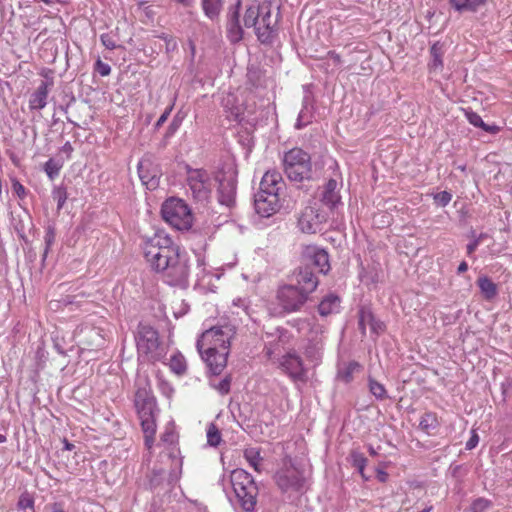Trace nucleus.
Here are the masks:
<instances>
[{"instance_id": "nucleus-13", "label": "nucleus", "mask_w": 512, "mask_h": 512, "mask_svg": "<svg viewBox=\"0 0 512 512\" xmlns=\"http://www.w3.org/2000/svg\"><path fill=\"white\" fill-rule=\"evenodd\" d=\"M278 14L273 18L271 6L263 12L259 24L254 29L258 41L271 46L278 36Z\"/></svg>"}, {"instance_id": "nucleus-22", "label": "nucleus", "mask_w": 512, "mask_h": 512, "mask_svg": "<svg viewBox=\"0 0 512 512\" xmlns=\"http://www.w3.org/2000/svg\"><path fill=\"white\" fill-rule=\"evenodd\" d=\"M340 309L341 298L334 292L325 295L317 306V311L323 318L339 313Z\"/></svg>"}, {"instance_id": "nucleus-53", "label": "nucleus", "mask_w": 512, "mask_h": 512, "mask_svg": "<svg viewBox=\"0 0 512 512\" xmlns=\"http://www.w3.org/2000/svg\"><path fill=\"white\" fill-rule=\"evenodd\" d=\"M180 123H181V120L178 119L177 117H175L171 123L169 124L168 128H167V131H166V137H170L172 136L179 128L180 126Z\"/></svg>"}, {"instance_id": "nucleus-21", "label": "nucleus", "mask_w": 512, "mask_h": 512, "mask_svg": "<svg viewBox=\"0 0 512 512\" xmlns=\"http://www.w3.org/2000/svg\"><path fill=\"white\" fill-rule=\"evenodd\" d=\"M240 2L238 1L231 11L227 22V38L233 44L240 42L243 39L244 31L240 25Z\"/></svg>"}, {"instance_id": "nucleus-15", "label": "nucleus", "mask_w": 512, "mask_h": 512, "mask_svg": "<svg viewBox=\"0 0 512 512\" xmlns=\"http://www.w3.org/2000/svg\"><path fill=\"white\" fill-rule=\"evenodd\" d=\"M188 185L196 200L205 201L210 197L212 183L206 171L195 170L188 178Z\"/></svg>"}, {"instance_id": "nucleus-35", "label": "nucleus", "mask_w": 512, "mask_h": 512, "mask_svg": "<svg viewBox=\"0 0 512 512\" xmlns=\"http://www.w3.org/2000/svg\"><path fill=\"white\" fill-rule=\"evenodd\" d=\"M166 472L162 468H153L151 474L148 475L149 486L151 489H156L162 485L165 479Z\"/></svg>"}, {"instance_id": "nucleus-25", "label": "nucleus", "mask_w": 512, "mask_h": 512, "mask_svg": "<svg viewBox=\"0 0 512 512\" xmlns=\"http://www.w3.org/2000/svg\"><path fill=\"white\" fill-rule=\"evenodd\" d=\"M336 188L337 181L335 179H329L328 182L325 184L321 195V202L330 209L335 208L341 199L340 195L336 191Z\"/></svg>"}, {"instance_id": "nucleus-17", "label": "nucleus", "mask_w": 512, "mask_h": 512, "mask_svg": "<svg viewBox=\"0 0 512 512\" xmlns=\"http://www.w3.org/2000/svg\"><path fill=\"white\" fill-rule=\"evenodd\" d=\"M305 263L319 269L322 274H327L330 270L328 252L316 246H307L303 252Z\"/></svg>"}, {"instance_id": "nucleus-11", "label": "nucleus", "mask_w": 512, "mask_h": 512, "mask_svg": "<svg viewBox=\"0 0 512 512\" xmlns=\"http://www.w3.org/2000/svg\"><path fill=\"white\" fill-rule=\"evenodd\" d=\"M288 280L289 284L296 286V288L310 297L319 285V279L314 273L312 266L308 263H303L297 267L291 275L288 276Z\"/></svg>"}, {"instance_id": "nucleus-18", "label": "nucleus", "mask_w": 512, "mask_h": 512, "mask_svg": "<svg viewBox=\"0 0 512 512\" xmlns=\"http://www.w3.org/2000/svg\"><path fill=\"white\" fill-rule=\"evenodd\" d=\"M199 354L212 375H220L227 366L229 353L216 350L215 352L202 351Z\"/></svg>"}, {"instance_id": "nucleus-56", "label": "nucleus", "mask_w": 512, "mask_h": 512, "mask_svg": "<svg viewBox=\"0 0 512 512\" xmlns=\"http://www.w3.org/2000/svg\"><path fill=\"white\" fill-rule=\"evenodd\" d=\"M177 46V42L174 38L167 39V41L165 42L166 53H171L175 51L177 49Z\"/></svg>"}, {"instance_id": "nucleus-31", "label": "nucleus", "mask_w": 512, "mask_h": 512, "mask_svg": "<svg viewBox=\"0 0 512 512\" xmlns=\"http://www.w3.org/2000/svg\"><path fill=\"white\" fill-rule=\"evenodd\" d=\"M223 6V0H202V8L207 17L211 20L216 19Z\"/></svg>"}, {"instance_id": "nucleus-40", "label": "nucleus", "mask_w": 512, "mask_h": 512, "mask_svg": "<svg viewBox=\"0 0 512 512\" xmlns=\"http://www.w3.org/2000/svg\"><path fill=\"white\" fill-rule=\"evenodd\" d=\"M56 239V228L53 225H48L45 231L44 241H45V249L43 253V260L47 257V254Z\"/></svg>"}, {"instance_id": "nucleus-63", "label": "nucleus", "mask_w": 512, "mask_h": 512, "mask_svg": "<svg viewBox=\"0 0 512 512\" xmlns=\"http://www.w3.org/2000/svg\"><path fill=\"white\" fill-rule=\"evenodd\" d=\"M487 236L488 235L486 233H480L479 235H476L475 231H472L470 237L476 239L479 243H481L484 239L487 238Z\"/></svg>"}, {"instance_id": "nucleus-29", "label": "nucleus", "mask_w": 512, "mask_h": 512, "mask_svg": "<svg viewBox=\"0 0 512 512\" xmlns=\"http://www.w3.org/2000/svg\"><path fill=\"white\" fill-rule=\"evenodd\" d=\"M477 286L479 287L484 299L492 300L498 294L497 285L487 276H480L477 281Z\"/></svg>"}, {"instance_id": "nucleus-8", "label": "nucleus", "mask_w": 512, "mask_h": 512, "mask_svg": "<svg viewBox=\"0 0 512 512\" xmlns=\"http://www.w3.org/2000/svg\"><path fill=\"white\" fill-rule=\"evenodd\" d=\"M162 218L177 230H188L192 226L193 216L188 205L181 199L169 198L161 208Z\"/></svg>"}, {"instance_id": "nucleus-50", "label": "nucleus", "mask_w": 512, "mask_h": 512, "mask_svg": "<svg viewBox=\"0 0 512 512\" xmlns=\"http://www.w3.org/2000/svg\"><path fill=\"white\" fill-rule=\"evenodd\" d=\"M451 199L452 195L447 191L439 192L434 196L435 202L443 207L446 206L451 201Z\"/></svg>"}, {"instance_id": "nucleus-59", "label": "nucleus", "mask_w": 512, "mask_h": 512, "mask_svg": "<svg viewBox=\"0 0 512 512\" xmlns=\"http://www.w3.org/2000/svg\"><path fill=\"white\" fill-rule=\"evenodd\" d=\"M388 473L381 470V469H377V479L382 482V483H385L387 480H388Z\"/></svg>"}, {"instance_id": "nucleus-49", "label": "nucleus", "mask_w": 512, "mask_h": 512, "mask_svg": "<svg viewBox=\"0 0 512 512\" xmlns=\"http://www.w3.org/2000/svg\"><path fill=\"white\" fill-rule=\"evenodd\" d=\"M177 437L173 427H166L165 432L161 435V441L171 445L176 442Z\"/></svg>"}, {"instance_id": "nucleus-9", "label": "nucleus", "mask_w": 512, "mask_h": 512, "mask_svg": "<svg viewBox=\"0 0 512 512\" xmlns=\"http://www.w3.org/2000/svg\"><path fill=\"white\" fill-rule=\"evenodd\" d=\"M274 480L278 488L283 492L303 493L305 486V477L303 473L294 466L291 457H285L283 467L274 475Z\"/></svg>"}, {"instance_id": "nucleus-54", "label": "nucleus", "mask_w": 512, "mask_h": 512, "mask_svg": "<svg viewBox=\"0 0 512 512\" xmlns=\"http://www.w3.org/2000/svg\"><path fill=\"white\" fill-rule=\"evenodd\" d=\"M172 108H167L163 114L159 117V119L157 120L156 124H155V128L158 129L160 128L165 122L166 120L168 119L169 115H170V112H171Z\"/></svg>"}, {"instance_id": "nucleus-20", "label": "nucleus", "mask_w": 512, "mask_h": 512, "mask_svg": "<svg viewBox=\"0 0 512 512\" xmlns=\"http://www.w3.org/2000/svg\"><path fill=\"white\" fill-rule=\"evenodd\" d=\"M366 326H369L375 334L384 331V323L377 320L370 309L362 307L358 312V329L362 336L366 335Z\"/></svg>"}, {"instance_id": "nucleus-61", "label": "nucleus", "mask_w": 512, "mask_h": 512, "mask_svg": "<svg viewBox=\"0 0 512 512\" xmlns=\"http://www.w3.org/2000/svg\"><path fill=\"white\" fill-rule=\"evenodd\" d=\"M16 230L21 238L24 239V233H25V224L23 220H19V222L16 225Z\"/></svg>"}, {"instance_id": "nucleus-37", "label": "nucleus", "mask_w": 512, "mask_h": 512, "mask_svg": "<svg viewBox=\"0 0 512 512\" xmlns=\"http://www.w3.org/2000/svg\"><path fill=\"white\" fill-rule=\"evenodd\" d=\"M493 506V503L491 500L484 498V497H478L474 499L471 503V505L468 508L469 512H485L488 509H490Z\"/></svg>"}, {"instance_id": "nucleus-26", "label": "nucleus", "mask_w": 512, "mask_h": 512, "mask_svg": "<svg viewBox=\"0 0 512 512\" xmlns=\"http://www.w3.org/2000/svg\"><path fill=\"white\" fill-rule=\"evenodd\" d=\"M488 0H450L451 8L459 13L476 12L479 8L486 5Z\"/></svg>"}, {"instance_id": "nucleus-45", "label": "nucleus", "mask_w": 512, "mask_h": 512, "mask_svg": "<svg viewBox=\"0 0 512 512\" xmlns=\"http://www.w3.org/2000/svg\"><path fill=\"white\" fill-rule=\"evenodd\" d=\"M53 198L57 201V209L63 208L65 201L67 200V191L64 187H57L53 190Z\"/></svg>"}, {"instance_id": "nucleus-28", "label": "nucleus", "mask_w": 512, "mask_h": 512, "mask_svg": "<svg viewBox=\"0 0 512 512\" xmlns=\"http://www.w3.org/2000/svg\"><path fill=\"white\" fill-rule=\"evenodd\" d=\"M465 115L470 124H472L475 127L481 128L482 130H484L485 132H487L489 134L495 135L500 131L499 126H497L495 124H492V125L486 124L482 120L481 116L474 111H471V110L466 111Z\"/></svg>"}, {"instance_id": "nucleus-1", "label": "nucleus", "mask_w": 512, "mask_h": 512, "mask_svg": "<svg viewBox=\"0 0 512 512\" xmlns=\"http://www.w3.org/2000/svg\"><path fill=\"white\" fill-rule=\"evenodd\" d=\"M143 253L150 267L162 274L164 282L180 288L188 286L189 258L168 235L156 233L147 239L143 245Z\"/></svg>"}, {"instance_id": "nucleus-52", "label": "nucleus", "mask_w": 512, "mask_h": 512, "mask_svg": "<svg viewBox=\"0 0 512 512\" xmlns=\"http://www.w3.org/2000/svg\"><path fill=\"white\" fill-rule=\"evenodd\" d=\"M12 188L15 194L20 198L23 199L26 196V189L25 187L16 179L12 182Z\"/></svg>"}, {"instance_id": "nucleus-12", "label": "nucleus", "mask_w": 512, "mask_h": 512, "mask_svg": "<svg viewBox=\"0 0 512 512\" xmlns=\"http://www.w3.org/2000/svg\"><path fill=\"white\" fill-rule=\"evenodd\" d=\"M327 221V215L319 208L305 207L298 217V227L303 233L315 234L323 229Z\"/></svg>"}, {"instance_id": "nucleus-43", "label": "nucleus", "mask_w": 512, "mask_h": 512, "mask_svg": "<svg viewBox=\"0 0 512 512\" xmlns=\"http://www.w3.org/2000/svg\"><path fill=\"white\" fill-rule=\"evenodd\" d=\"M221 441V433L217 426L211 423L207 430V442L210 446L216 447Z\"/></svg>"}, {"instance_id": "nucleus-32", "label": "nucleus", "mask_w": 512, "mask_h": 512, "mask_svg": "<svg viewBox=\"0 0 512 512\" xmlns=\"http://www.w3.org/2000/svg\"><path fill=\"white\" fill-rule=\"evenodd\" d=\"M361 365L356 361H351L338 371V378L345 383H350L353 380L355 372L360 371Z\"/></svg>"}, {"instance_id": "nucleus-2", "label": "nucleus", "mask_w": 512, "mask_h": 512, "mask_svg": "<svg viewBox=\"0 0 512 512\" xmlns=\"http://www.w3.org/2000/svg\"><path fill=\"white\" fill-rule=\"evenodd\" d=\"M135 386L134 406L145 435V443L151 447L157 427L156 415L159 412L157 401L148 376L139 377Z\"/></svg>"}, {"instance_id": "nucleus-58", "label": "nucleus", "mask_w": 512, "mask_h": 512, "mask_svg": "<svg viewBox=\"0 0 512 512\" xmlns=\"http://www.w3.org/2000/svg\"><path fill=\"white\" fill-rule=\"evenodd\" d=\"M327 56L333 59L336 65H339L342 62L341 56L333 50L328 51Z\"/></svg>"}, {"instance_id": "nucleus-6", "label": "nucleus", "mask_w": 512, "mask_h": 512, "mask_svg": "<svg viewBox=\"0 0 512 512\" xmlns=\"http://www.w3.org/2000/svg\"><path fill=\"white\" fill-rule=\"evenodd\" d=\"M230 482L240 507L246 512H253L259 493L254 478L244 469L231 472Z\"/></svg>"}, {"instance_id": "nucleus-10", "label": "nucleus", "mask_w": 512, "mask_h": 512, "mask_svg": "<svg viewBox=\"0 0 512 512\" xmlns=\"http://www.w3.org/2000/svg\"><path fill=\"white\" fill-rule=\"evenodd\" d=\"M276 298L279 307L285 313L301 311L305 304L310 300L309 295L289 283L278 287Z\"/></svg>"}, {"instance_id": "nucleus-38", "label": "nucleus", "mask_w": 512, "mask_h": 512, "mask_svg": "<svg viewBox=\"0 0 512 512\" xmlns=\"http://www.w3.org/2000/svg\"><path fill=\"white\" fill-rule=\"evenodd\" d=\"M369 390L378 400L387 398V392L383 384L379 383L372 377L368 378Z\"/></svg>"}, {"instance_id": "nucleus-7", "label": "nucleus", "mask_w": 512, "mask_h": 512, "mask_svg": "<svg viewBox=\"0 0 512 512\" xmlns=\"http://www.w3.org/2000/svg\"><path fill=\"white\" fill-rule=\"evenodd\" d=\"M235 335V329L231 325L214 326L205 330L198 338L196 347L198 352L230 353L231 340Z\"/></svg>"}, {"instance_id": "nucleus-36", "label": "nucleus", "mask_w": 512, "mask_h": 512, "mask_svg": "<svg viewBox=\"0 0 512 512\" xmlns=\"http://www.w3.org/2000/svg\"><path fill=\"white\" fill-rule=\"evenodd\" d=\"M244 457L249 462V464L255 469V471L260 472V462L262 461V457L260 456V451L255 448H249L244 451Z\"/></svg>"}, {"instance_id": "nucleus-57", "label": "nucleus", "mask_w": 512, "mask_h": 512, "mask_svg": "<svg viewBox=\"0 0 512 512\" xmlns=\"http://www.w3.org/2000/svg\"><path fill=\"white\" fill-rule=\"evenodd\" d=\"M479 442V437L476 433H473V435L470 437V439L466 443V449L471 450L477 446Z\"/></svg>"}, {"instance_id": "nucleus-64", "label": "nucleus", "mask_w": 512, "mask_h": 512, "mask_svg": "<svg viewBox=\"0 0 512 512\" xmlns=\"http://www.w3.org/2000/svg\"><path fill=\"white\" fill-rule=\"evenodd\" d=\"M467 270H468V264L465 261H462L457 268L458 274H462V273L466 272Z\"/></svg>"}, {"instance_id": "nucleus-23", "label": "nucleus", "mask_w": 512, "mask_h": 512, "mask_svg": "<svg viewBox=\"0 0 512 512\" xmlns=\"http://www.w3.org/2000/svg\"><path fill=\"white\" fill-rule=\"evenodd\" d=\"M53 85V81H41L37 89L30 95L29 108L30 110H42L47 105V98L49 88Z\"/></svg>"}, {"instance_id": "nucleus-14", "label": "nucleus", "mask_w": 512, "mask_h": 512, "mask_svg": "<svg viewBox=\"0 0 512 512\" xmlns=\"http://www.w3.org/2000/svg\"><path fill=\"white\" fill-rule=\"evenodd\" d=\"M237 172L230 170L222 172L218 176V199L219 202L227 207H232L236 200V189H237Z\"/></svg>"}, {"instance_id": "nucleus-42", "label": "nucleus", "mask_w": 512, "mask_h": 512, "mask_svg": "<svg viewBox=\"0 0 512 512\" xmlns=\"http://www.w3.org/2000/svg\"><path fill=\"white\" fill-rule=\"evenodd\" d=\"M18 510H30L31 512H34V499L33 497L28 493H22L19 497L18 503H17Z\"/></svg>"}, {"instance_id": "nucleus-27", "label": "nucleus", "mask_w": 512, "mask_h": 512, "mask_svg": "<svg viewBox=\"0 0 512 512\" xmlns=\"http://www.w3.org/2000/svg\"><path fill=\"white\" fill-rule=\"evenodd\" d=\"M313 118V105L309 97H305L303 100V106L299 112L295 128L302 129L312 122Z\"/></svg>"}, {"instance_id": "nucleus-44", "label": "nucleus", "mask_w": 512, "mask_h": 512, "mask_svg": "<svg viewBox=\"0 0 512 512\" xmlns=\"http://www.w3.org/2000/svg\"><path fill=\"white\" fill-rule=\"evenodd\" d=\"M60 169L61 165L53 159H49L44 165V170L50 179L58 176Z\"/></svg>"}, {"instance_id": "nucleus-60", "label": "nucleus", "mask_w": 512, "mask_h": 512, "mask_svg": "<svg viewBox=\"0 0 512 512\" xmlns=\"http://www.w3.org/2000/svg\"><path fill=\"white\" fill-rule=\"evenodd\" d=\"M50 512H66L61 503H53L49 506Z\"/></svg>"}, {"instance_id": "nucleus-24", "label": "nucleus", "mask_w": 512, "mask_h": 512, "mask_svg": "<svg viewBox=\"0 0 512 512\" xmlns=\"http://www.w3.org/2000/svg\"><path fill=\"white\" fill-rule=\"evenodd\" d=\"M270 6L271 5L268 3H263V4L253 3V4L249 5L246 8L244 17H243L244 26L246 28L253 27L255 29L257 27V25L259 24L260 19L263 16L264 9L267 10V9H269Z\"/></svg>"}, {"instance_id": "nucleus-51", "label": "nucleus", "mask_w": 512, "mask_h": 512, "mask_svg": "<svg viewBox=\"0 0 512 512\" xmlns=\"http://www.w3.org/2000/svg\"><path fill=\"white\" fill-rule=\"evenodd\" d=\"M96 70L101 76H108L111 73V67L109 64L102 62L100 59L97 60Z\"/></svg>"}, {"instance_id": "nucleus-33", "label": "nucleus", "mask_w": 512, "mask_h": 512, "mask_svg": "<svg viewBox=\"0 0 512 512\" xmlns=\"http://www.w3.org/2000/svg\"><path fill=\"white\" fill-rule=\"evenodd\" d=\"M419 426L423 431L427 433H429L430 430L436 429L438 427L436 414L433 412L424 413V415L421 417Z\"/></svg>"}, {"instance_id": "nucleus-46", "label": "nucleus", "mask_w": 512, "mask_h": 512, "mask_svg": "<svg viewBox=\"0 0 512 512\" xmlns=\"http://www.w3.org/2000/svg\"><path fill=\"white\" fill-rule=\"evenodd\" d=\"M322 347L318 346V343H311L306 347L305 354L312 360H319L321 358Z\"/></svg>"}, {"instance_id": "nucleus-41", "label": "nucleus", "mask_w": 512, "mask_h": 512, "mask_svg": "<svg viewBox=\"0 0 512 512\" xmlns=\"http://www.w3.org/2000/svg\"><path fill=\"white\" fill-rule=\"evenodd\" d=\"M349 460L355 468H365L367 465V458L358 450L353 449L349 454Z\"/></svg>"}, {"instance_id": "nucleus-19", "label": "nucleus", "mask_w": 512, "mask_h": 512, "mask_svg": "<svg viewBox=\"0 0 512 512\" xmlns=\"http://www.w3.org/2000/svg\"><path fill=\"white\" fill-rule=\"evenodd\" d=\"M281 366L293 380H306V371L303 368L302 359L298 355L288 353L283 357Z\"/></svg>"}, {"instance_id": "nucleus-62", "label": "nucleus", "mask_w": 512, "mask_h": 512, "mask_svg": "<svg viewBox=\"0 0 512 512\" xmlns=\"http://www.w3.org/2000/svg\"><path fill=\"white\" fill-rule=\"evenodd\" d=\"M64 153L67 154L68 157H70L71 153L73 152V147L70 142H66L61 149Z\"/></svg>"}, {"instance_id": "nucleus-30", "label": "nucleus", "mask_w": 512, "mask_h": 512, "mask_svg": "<svg viewBox=\"0 0 512 512\" xmlns=\"http://www.w3.org/2000/svg\"><path fill=\"white\" fill-rule=\"evenodd\" d=\"M443 46L439 42L434 43L430 48L431 61L429 63L430 71H439L443 68Z\"/></svg>"}, {"instance_id": "nucleus-34", "label": "nucleus", "mask_w": 512, "mask_h": 512, "mask_svg": "<svg viewBox=\"0 0 512 512\" xmlns=\"http://www.w3.org/2000/svg\"><path fill=\"white\" fill-rule=\"evenodd\" d=\"M264 78V73L262 72L261 69H259L258 67L256 66H250L248 67V70H247V79H248V82L253 86V87H259V86H262L263 85V80Z\"/></svg>"}, {"instance_id": "nucleus-16", "label": "nucleus", "mask_w": 512, "mask_h": 512, "mask_svg": "<svg viewBox=\"0 0 512 512\" xmlns=\"http://www.w3.org/2000/svg\"><path fill=\"white\" fill-rule=\"evenodd\" d=\"M138 175L142 184L148 190H155L160 183L161 173L158 167L149 159H142L138 163Z\"/></svg>"}, {"instance_id": "nucleus-39", "label": "nucleus", "mask_w": 512, "mask_h": 512, "mask_svg": "<svg viewBox=\"0 0 512 512\" xmlns=\"http://www.w3.org/2000/svg\"><path fill=\"white\" fill-rule=\"evenodd\" d=\"M170 368L178 375L185 373L187 365L183 355L176 354L170 359Z\"/></svg>"}, {"instance_id": "nucleus-55", "label": "nucleus", "mask_w": 512, "mask_h": 512, "mask_svg": "<svg viewBox=\"0 0 512 512\" xmlns=\"http://www.w3.org/2000/svg\"><path fill=\"white\" fill-rule=\"evenodd\" d=\"M479 245L480 243L476 239L472 238L471 242H469L466 246L467 255L472 256Z\"/></svg>"}, {"instance_id": "nucleus-5", "label": "nucleus", "mask_w": 512, "mask_h": 512, "mask_svg": "<svg viewBox=\"0 0 512 512\" xmlns=\"http://www.w3.org/2000/svg\"><path fill=\"white\" fill-rule=\"evenodd\" d=\"M135 340L138 354L148 362L155 363L165 358L166 348L159 341V334L152 326L139 323Z\"/></svg>"}, {"instance_id": "nucleus-3", "label": "nucleus", "mask_w": 512, "mask_h": 512, "mask_svg": "<svg viewBox=\"0 0 512 512\" xmlns=\"http://www.w3.org/2000/svg\"><path fill=\"white\" fill-rule=\"evenodd\" d=\"M285 187L282 175L277 170L267 171L261 179L260 189L255 195V209L262 217H270L281 207V193Z\"/></svg>"}, {"instance_id": "nucleus-48", "label": "nucleus", "mask_w": 512, "mask_h": 512, "mask_svg": "<svg viewBox=\"0 0 512 512\" xmlns=\"http://www.w3.org/2000/svg\"><path fill=\"white\" fill-rule=\"evenodd\" d=\"M231 381V375H226L215 388L221 395H227L230 392Z\"/></svg>"}, {"instance_id": "nucleus-47", "label": "nucleus", "mask_w": 512, "mask_h": 512, "mask_svg": "<svg viewBox=\"0 0 512 512\" xmlns=\"http://www.w3.org/2000/svg\"><path fill=\"white\" fill-rule=\"evenodd\" d=\"M101 43L105 46V48L109 50H114L117 47H119L116 44V41L114 39L113 32L104 33L100 36Z\"/></svg>"}, {"instance_id": "nucleus-4", "label": "nucleus", "mask_w": 512, "mask_h": 512, "mask_svg": "<svg viewBox=\"0 0 512 512\" xmlns=\"http://www.w3.org/2000/svg\"><path fill=\"white\" fill-rule=\"evenodd\" d=\"M283 170L291 182L303 183L314 179L315 170L311 156L301 148H292L284 153Z\"/></svg>"}]
</instances>
